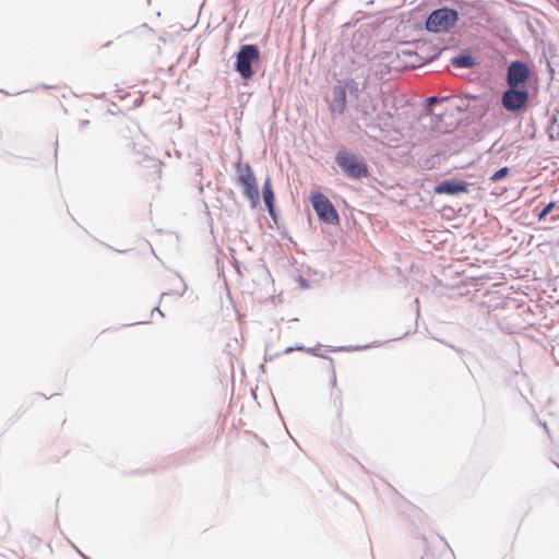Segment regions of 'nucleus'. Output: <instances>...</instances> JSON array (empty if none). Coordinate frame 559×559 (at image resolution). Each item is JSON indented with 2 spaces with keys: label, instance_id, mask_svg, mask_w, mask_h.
I'll return each mask as SVG.
<instances>
[{
  "label": "nucleus",
  "instance_id": "6e6552de",
  "mask_svg": "<svg viewBox=\"0 0 559 559\" xmlns=\"http://www.w3.org/2000/svg\"><path fill=\"white\" fill-rule=\"evenodd\" d=\"M332 114L343 115L346 109V88L344 84H337L332 90V99L329 104Z\"/></svg>",
  "mask_w": 559,
  "mask_h": 559
},
{
  "label": "nucleus",
  "instance_id": "1a4fd4ad",
  "mask_svg": "<svg viewBox=\"0 0 559 559\" xmlns=\"http://www.w3.org/2000/svg\"><path fill=\"white\" fill-rule=\"evenodd\" d=\"M437 194H459L468 191V183L463 180H444L433 189Z\"/></svg>",
  "mask_w": 559,
  "mask_h": 559
},
{
  "label": "nucleus",
  "instance_id": "dca6fc26",
  "mask_svg": "<svg viewBox=\"0 0 559 559\" xmlns=\"http://www.w3.org/2000/svg\"><path fill=\"white\" fill-rule=\"evenodd\" d=\"M438 100H439V98H438V97H436V96L429 97V98L427 99L428 105L435 104V103H437Z\"/></svg>",
  "mask_w": 559,
  "mask_h": 559
},
{
  "label": "nucleus",
  "instance_id": "39448f33",
  "mask_svg": "<svg viewBox=\"0 0 559 559\" xmlns=\"http://www.w3.org/2000/svg\"><path fill=\"white\" fill-rule=\"evenodd\" d=\"M501 103L508 111H522L528 104V91L526 88L510 87L503 93Z\"/></svg>",
  "mask_w": 559,
  "mask_h": 559
},
{
  "label": "nucleus",
  "instance_id": "f257e3e1",
  "mask_svg": "<svg viewBox=\"0 0 559 559\" xmlns=\"http://www.w3.org/2000/svg\"><path fill=\"white\" fill-rule=\"evenodd\" d=\"M236 183L241 187L243 195L252 207L260 202V193L255 175L248 163L238 162L235 165Z\"/></svg>",
  "mask_w": 559,
  "mask_h": 559
},
{
  "label": "nucleus",
  "instance_id": "ddd939ff",
  "mask_svg": "<svg viewBox=\"0 0 559 559\" xmlns=\"http://www.w3.org/2000/svg\"><path fill=\"white\" fill-rule=\"evenodd\" d=\"M344 86L346 91H348L349 94L353 95L354 97L357 98L359 96L360 90L358 83L354 79H347L344 82Z\"/></svg>",
  "mask_w": 559,
  "mask_h": 559
},
{
  "label": "nucleus",
  "instance_id": "4468645a",
  "mask_svg": "<svg viewBox=\"0 0 559 559\" xmlns=\"http://www.w3.org/2000/svg\"><path fill=\"white\" fill-rule=\"evenodd\" d=\"M509 174V168L508 167H502L500 168L499 170H497L491 177H490V180L492 181H499L501 179H503L504 177H507Z\"/></svg>",
  "mask_w": 559,
  "mask_h": 559
},
{
  "label": "nucleus",
  "instance_id": "9b49d317",
  "mask_svg": "<svg viewBox=\"0 0 559 559\" xmlns=\"http://www.w3.org/2000/svg\"><path fill=\"white\" fill-rule=\"evenodd\" d=\"M451 63L455 68H472L475 64L473 57L469 55H459L451 59Z\"/></svg>",
  "mask_w": 559,
  "mask_h": 559
},
{
  "label": "nucleus",
  "instance_id": "f03ea898",
  "mask_svg": "<svg viewBox=\"0 0 559 559\" xmlns=\"http://www.w3.org/2000/svg\"><path fill=\"white\" fill-rule=\"evenodd\" d=\"M459 21V13L454 9L441 8L432 11L427 21L426 28L432 33H443L451 29Z\"/></svg>",
  "mask_w": 559,
  "mask_h": 559
},
{
  "label": "nucleus",
  "instance_id": "7ed1b4c3",
  "mask_svg": "<svg viewBox=\"0 0 559 559\" xmlns=\"http://www.w3.org/2000/svg\"><path fill=\"white\" fill-rule=\"evenodd\" d=\"M336 163L350 178L359 179L368 176L367 164L361 158L346 150H340L337 152Z\"/></svg>",
  "mask_w": 559,
  "mask_h": 559
},
{
  "label": "nucleus",
  "instance_id": "20e7f679",
  "mask_svg": "<svg viewBox=\"0 0 559 559\" xmlns=\"http://www.w3.org/2000/svg\"><path fill=\"white\" fill-rule=\"evenodd\" d=\"M260 51L255 45H245L237 53L236 70L243 79H250L253 75L252 63L259 62Z\"/></svg>",
  "mask_w": 559,
  "mask_h": 559
},
{
  "label": "nucleus",
  "instance_id": "f8f14e48",
  "mask_svg": "<svg viewBox=\"0 0 559 559\" xmlns=\"http://www.w3.org/2000/svg\"><path fill=\"white\" fill-rule=\"evenodd\" d=\"M549 132H550V138L552 140L559 141V109H557L556 114L554 115V118H552V121H551V124L549 128Z\"/></svg>",
  "mask_w": 559,
  "mask_h": 559
},
{
  "label": "nucleus",
  "instance_id": "0eeeda50",
  "mask_svg": "<svg viewBox=\"0 0 559 559\" xmlns=\"http://www.w3.org/2000/svg\"><path fill=\"white\" fill-rule=\"evenodd\" d=\"M530 72L525 63L513 61L508 70V84L510 87H519L528 79Z\"/></svg>",
  "mask_w": 559,
  "mask_h": 559
},
{
  "label": "nucleus",
  "instance_id": "f3484780",
  "mask_svg": "<svg viewBox=\"0 0 559 559\" xmlns=\"http://www.w3.org/2000/svg\"><path fill=\"white\" fill-rule=\"evenodd\" d=\"M557 3H559V0H556Z\"/></svg>",
  "mask_w": 559,
  "mask_h": 559
},
{
  "label": "nucleus",
  "instance_id": "9d476101",
  "mask_svg": "<svg viewBox=\"0 0 559 559\" xmlns=\"http://www.w3.org/2000/svg\"><path fill=\"white\" fill-rule=\"evenodd\" d=\"M262 194H263L264 203H265L270 214H273V211H274V206H273L274 192H273V189H272V183H271L270 178H267L264 181L263 189H262Z\"/></svg>",
  "mask_w": 559,
  "mask_h": 559
},
{
  "label": "nucleus",
  "instance_id": "423d86ee",
  "mask_svg": "<svg viewBox=\"0 0 559 559\" xmlns=\"http://www.w3.org/2000/svg\"><path fill=\"white\" fill-rule=\"evenodd\" d=\"M311 203L320 219L334 224L338 222V214L331 201L321 192L311 195Z\"/></svg>",
  "mask_w": 559,
  "mask_h": 559
},
{
  "label": "nucleus",
  "instance_id": "2eb2a0df",
  "mask_svg": "<svg viewBox=\"0 0 559 559\" xmlns=\"http://www.w3.org/2000/svg\"><path fill=\"white\" fill-rule=\"evenodd\" d=\"M556 207V202L548 203L538 214V219L543 221Z\"/></svg>",
  "mask_w": 559,
  "mask_h": 559
}]
</instances>
